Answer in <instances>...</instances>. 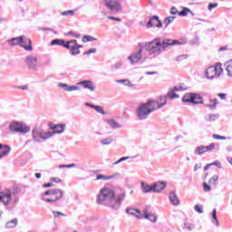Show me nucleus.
Returning a JSON list of instances; mask_svg holds the SVG:
<instances>
[{
	"label": "nucleus",
	"instance_id": "obj_58",
	"mask_svg": "<svg viewBox=\"0 0 232 232\" xmlns=\"http://www.w3.org/2000/svg\"><path fill=\"white\" fill-rule=\"evenodd\" d=\"M203 189H204V191H211V186H209L206 182H203Z\"/></svg>",
	"mask_w": 232,
	"mask_h": 232
},
{
	"label": "nucleus",
	"instance_id": "obj_62",
	"mask_svg": "<svg viewBox=\"0 0 232 232\" xmlns=\"http://www.w3.org/2000/svg\"><path fill=\"white\" fill-rule=\"evenodd\" d=\"M14 88H16V90H24V91H26V90H28V84H26V85H21V86H15Z\"/></svg>",
	"mask_w": 232,
	"mask_h": 232
},
{
	"label": "nucleus",
	"instance_id": "obj_55",
	"mask_svg": "<svg viewBox=\"0 0 232 232\" xmlns=\"http://www.w3.org/2000/svg\"><path fill=\"white\" fill-rule=\"evenodd\" d=\"M130 157H122L120 160H118L116 162H114V165L121 164V162H124V160H129Z\"/></svg>",
	"mask_w": 232,
	"mask_h": 232
},
{
	"label": "nucleus",
	"instance_id": "obj_64",
	"mask_svg": "<svg viewBox=\"0 0 232 232\" xmlns=\"http://www.w3.org/2000/svg\"><path fill=\"white\" fill-rule=\"evenodd\" d=\"M107 19H111V21H118L119 23H121V21H122V19L117 18L114 16H108Z\"/></svg>",
	"mask_w": 232,
	"mask_h": 232
},
{
	"label": "nucleus",
	"instance_id": "obj_34",
	"mask_svg": "<svg viewBox=\"0 0 232 232\" xmlns=\"http://www.w3.org/2000/svg\"><path fill=\"white\" fill-rule=\"evenodd\" d=\"M212 224H214L215 226H219V223H218V218H217V208H214L212 210Z\"/></svg>",
	"mask_w": 232,
	"mask_h": 232
},
{
	"label": "nucleus",
	"instance_id": "obj_38",
	"mask_svg": "<svg viewBox=\"0 0 232 232\" xmlns=\"http://www.w3.org/2000/svg\"><path fill=\"white\" fill-rule=\"evenodd\" d=\"M92 110H95L98 113H101L102 115H107L108 113L104 111V109L99 105L92 106Z\"/></svg>",
	"mask_w": 232,
	"mask_h": 232
},
{
	"label": "nucleus",
	"instance_id": "obj_3",
	"mask_svg": "<svg viewBox=\"0 0 232 232\" xmlns=\"http://www.w3.org/2000/svg\"><path fill=\"white\" fill-rule=\"evenodd\" d=\"M153 111H157L155 100H148L147 102L140 103L136 109L137 117L140 121H146Z\"/></svg>",
	"mask_w": 232,
	"mask_h": 232
},
{
	"label": "nucleus",
	"instance_id": "obj_35",
	"mask_svg": "<svg viewBox=\"0 0 232 232\" xmlns=\"http://www.w3.org/2000/svg\"><path fill=\"white\" fill-rule=\"evenodd\" d=\"M175 17L176 16H169L164 19L163 24H165V28H168V26H169V24L175 21Z\"/></svg>",
	"mask_w": 232,
	"mask_h": 232
},
{
	"label": "nucleus",
	"instance_id": "obj_54",
	"mask_svg": "<svg viewBox=\"0 0 232 232\" xmlns=\"http://www.w3.org/2000/svg\"><path fill=\"white\" fill-rule=\"evenodd\" d=\"M179 9H177V7H175V6H172L171 8H170V14H171V15H177V14H179Z\"/></svg>",
	"mask_w": 232,
	"mask_h": 232
},
{
	"label": "nucleus",
	"instance_id": "obj_44",
	"mask_svg": "<svg viewBox=\"0 0 232 232\" xmlns=\"http://www.w3.org/2000/svg\"><path fill=\"white\" fill-rule=\"evenodd\" d=\"M217 182H218V175H214L212 178H210L209 184L211 186H217Z\"/></svg>",
	"mask_w": 232,
	"mask_h": 232
},
{
	"label": "nucleus",
	"instance_id": "obj_49",
	"mask_svg": "<svg viewBox=\"0 0 232 232\" xmlns=\"http://www.w3.org/2000/svg\"><path fill=\"white\" fill-rule=\"evenodd\" d=\"M188 54H181V55H179L176 58V61H177V63H180L181 61H184L185 59H188Z\"/></svg>",
	"mask_w": 232,
	"mask_h": 232
},
{
	"label": "nucleus",
	"instance_id": "obj_15",
	"mask_svg": "<svg viewBox=\"0 0 232 232\" xmlns=\"http://www.w3.org/2000/svg\"><path fill=\"white\" fill-rule=\"evenodd\" d=\"M58 87L62 88V90H64V92H77L81 90V88L78 85H68V83H58Z\"/></svg>",
	"mask_w": 232,
	"mask_h": 232
},
{
	"label": "nucleus",
	"instance_id": "obj_17",
	"mask_svg": "<svg viewBox=\"0 0 232 232\" xmlns=\"http://www.w3.org/2000/svg\"><path fill=\"white\" fill-rule=\"evenodd\" d=\"M22 43H23L22 36L14 37L6 41V44H8V46H21Z\"/></svg>",
	"mask_w": 232,
	"mask_h": 232
},
{
	"label": "nucleus",
	"instance_id": "obj_8",
	"mask_svg": "<svg viewBox=\"0 0 232 232\" xmlns=\"http://www.w3.org/2000/svg\"><path fill=\"white\" fill-rule=\"evenodd\" d=\"M9 130L14 133H28L30 131V126L19 123L18 121H13L9 124Z\"/></svg>",
	"mask_w": 232,
	"mask_h": 232
},
{
	"label": "nucleus",
	"instance_id": "obj_5",
	"mask_svg": "<svg viewBox=\"0 0 232 232\" xmlns=\"http://www.w3.org/2000/svg\"><path fill=\"white\" fill-rule=\"evenodd\" d=\"M64 195V192L59 188H53L46 190L43 197H51V198H43L44 202H48L49 204H55L57 200H61L63 198V196Z\"/></svg>",
	"mask_w": 232,
	"mask_h": 232
},
{
	"label": "nucleus",
	"instance_id": "obj_26",
	"mask_svg": "<svg viewBox=\"0 0 232 232\" xmlns=\"http://www.w3.org/2000/svg\"><path fill=\"white\" fill-rule=\"evenodd\" d=\"M204 153H208V150L206 149V146L201 145L196 148L194 154L196 155H204Z\"/></svg>",
	"mask_w": 232,
	"mask_h": 232
},
{
	"label": "nucleus",
	"instance_id": "obj_25",
	"mask_svg": "<svg viewBox=\"0 0 232 232\" xmlns=\"http://www.w3.org/2000/svg\"><path fill=\"white\" fill-rule=\"evenodd\" d=\"M181 228L183 232H191L193 231V229H195V226L190 223H184L183 225H181Z\"/></svg>",
	"mask_w": 232,
	"mask_h": 232
},
{
	"label": "nucleus",
	"instance_id": "obj_21",
	"mask_svg": "<svg viewBox=\"0 0 232 232\" xmlns=\"http://www.w3.org/2000/svg\"><path fill=\"white\" fill-rule=\"evenodd\" d=\"M107 124L111 128V130H121V128H122V125L119 124V122L114 119L107 120Z\"/></svg>",
	"mask_w": 232,
	"mask_h": 232
},
{
	"label": "nucleus",
	"instance_id": "obj_52",
	"mask_svg": "<svg viewBox=\"0 0 232 232\" xmlns=\"http://www.w3.org/2000/svg\"><path fill=\"white\" fill-rule=\"evenodd\" d=\"M75 166H77V165H75V163H72V164H69V165H59V169H64V168H68V169H70V168H75Z\"/></svg>",
	"mask_w": 232,
	"mask_h": 232
},
{
	"label": "nucleus",
	"instance_id": "obj_61",
	"mask_svg": "<svg viewBox=\"0 0 232 232\" xmlns=\"http://www.w3.org/2000/svg\"><path fill=\"white\" fill-rule=\"evenodd\" d=\"M205 148L207 149V151H211L212 150H215V143H211L208 146H205Z\"/></svg>",
	"mask_w": 232,
	"mask_h": 232
},
{
	"label": "nucleus",
	"instance_id": "obj_46",
	"mask_svg": "<svg viewBox=\"0 0 232 232\" xmlns=\"http://www.w3.org/2000/svg\"><path fill=\"white\" fill-rule=\"evenodd\" d=\"M62 46L63 48H66L67 50H72V46H73V45H72V43L70 41L66 42L63 40V44H62Z\"/></svg>",
	"mask_w": 232,
	"mask_h": 232
},
{
	"label": "nucleus",
	"instance_id": "obj_10",
	"mask_svg": "<svg viewBox=\"0 0 232 232\" xmlns=\"http://www.w3.org/2000/svg\"><path fill=\"white\" fill-rule=\"evenodd\" d=\"M162 28V22L159 19V16H152L147 23V28Z\"/></svg>",
	"mask_w": 232,
	"mask_h": 232
},
{
	"label": "nucleus",
	"instance_id": "obj_31",
	"mask_svg": "<svg viewBox=\"0 0 232 232\" xmlns=\"http://www.w3.org/2000/svg\"><path fill=\"white\" fill-rule=\"evenodd\" d=\"M111 179H115V175L104 176L102 174H98L96 176V180H111Z\"/></svg>",
	"mask_w": 232,
	"mask_h": 232
},
{
	"label": "nucleus",
	"instance_id": "obj_36",
	"mask_svg": "<svg viewBox=\"0 0 232 232\" xmlns=\"http://www.w3.org/2000/svg\"><path fill=\"white\" fill-rule=\"evenodd\" d=\"M64 44V40L63 39H54L51 42V46H63Z\"/></svg>",
	"mask_w": 232,
	"mask_h": 232
},
{
	"label": "nucleus",
	"instance_id": "obj_30",
	"mask_svg": "<svg viewBox=\"0 0 232 232\" xmlns=\"http://www.w3.org/2000/svg\"><path fill=\"white\" fill-rule=\"evenodd\" d=\"M209 102L212 104H206L207 108H209L210 110H217V104H218V99H210Z\"/></svg>",
	"mask_w": 232,
	"mask_h": 232
},
{
	"label": "nucleus",
	"instance_id": "obj_63",
	"mask_svg": "<svg viewBox=\"0 0 232 232\" xmlns=\"http://www.w3.org/2000/svg\"><path fill=\"white\" fill-rule=\"evenodd\" d=\"M227 96V94H226V93H222V92L218 93V97H219V99H221V101H226Z\"/></svg>",
	"mask_w": 232,
	"mask_h": 232
},
{
	"label": "nucleus",
	"instance_id": "obj_43",
	"mask_svg": "<svg viewBox=\"0 0 232 232\" xmlns=\"http://www.w3.org/2000/svg\"><path fill=\"white\" fill-rule=\"evenodd\" d=\"M194 104H204V102L202 101V96H200V94L196 93V98L194 99Z\"/></svg>",
	"mask_w": 232,
	"mask_h": 232
},
{
	"label": "nucleus",
	"instance_id": "obj_57",
	"mask_svg": "<svg viewBox=\"0 0 232 232\" xmlns=\"http://www.w3.org/2000/svg\"><path fill=\"white\" fill-rule=\"evenodd\" d=\"M40 30H43V32H53V34H57V31L48 27H43V28H40Z\"/></svg>",
	"mask_w": 232,
	"mask_h": 232
},
{
	"label": "nucleus",
	"instance_id": "obj_41",
	"mask_svg": "<svg viewBox=\"0 0 232 232\" xmlns=\"http://www.w3.org/2000/svg\"><path fill=\"white\" fill-rule=\"evenodd\" d=\"M71 55H79V53H81V50H79L76 45H72L71 47V52H70Z\"/></svg>",
	"mask_w": 232,
	"mask_h": 232
},
{
	"label": "nucleus",
	"instance_id": "obj_11",
	"mask_svg": "<svg viewBox=\"0 0 232 232\" xmlns=\"http://www.w3.org/2000/svg\"><path fill=\"white\" fill-rule=\"evenodd\" d=\"M25 63L27 64V67L29 70H34V72H37V58L34 57L33 55H29L25 59Z\"/></svg>",
	"mask_w": 232,
	"mask_h": 232
},
{
	"label": "nucleus",
	"instance_id": "obj_12",
	"mask_svg": "<svg viewBox=\"0 0 232 232\" xmlns=\"http://www.w3.org/2000/svg\"><path fill=\"white\" fill-rule=\"evenodd\" d=\"M21 48H24V50L26 52H32V50H34V47L32 46V40L24 35H22Z\"/></svg>",
	"mask_w": 232,
	"mask_h": 232
},
{
	"label": "nucleus",
	"instance_id": "obj_13",
	"mask_svg": "<svg viewBox=\"0 0 232 232\" xmlns=\"http://www.w3.org/2000/svg\"><path fill=\"white\" fill-rule=\"evenodd\" d=\"M166 186H168L166 181H157L152 183L153 193H160V191H164Z\"/></svg>",
	"mask_w": 232,
	"mask_h": 232
},
{
	"label": "nucleus",
	"instance_id": "obj_19",
	"mask_svg": "<svg viewBox=\"0 0 232 232\" xmlns=\"http://www.w3.org/2000/svg\"><path fill=\"white\" fill-rule=\"evenodd\" d=\"M11 150L12 149L9 145H4L0 143V159H3V157H6L10 153Z\"/></svg>",
	"mask_w": 232,
	"mask_h": 232
},
{
	"label": "nucleus",
	"instance_id": "obj_45",
	"mask_svg": "<svg viewBox=\"0 0 232 232\" xmlns=\"http://www.w3.org/2000/svg\"><path fill=\"white\" fill-rule=\"evenodd\" d=\"M166 95L169 99H179V94L173 92L172 91L169 92Z\"/></svg>",
	"mask_w": 232,
	"mask_h": 232
},
{
	"label": "nucleus",
	"instance_id": "obj_14",
	"mask_svg": "<svg viewBox=\"0 0 232 232\" xmlns=\"http://www.w3.org/2000/svg\"><path fill=\"white\" fill-rule=\"evenodd\" d=\"M155 102V108L156 110H160V108H164L168 102V96H160L159 100L154 101Z\"/></svg>",
	"mask_w": 232,
	"mask_h": 232
},
{
	"label": "nucleus",
	"instance_id": "obj_16",
	"mask_svg": "<svg viewBox=\"0 0 232 232\" xmlns=\"http://www.w3.org/2000/svg\"><path fill=\"white\" fill-rule=\"evenodd\" d=\"M82 85L85 90H90V92H94L95 91V86H93V82L90 80H84L81 81L80 82L77 83V86Z\"/></svg>",
	"mask_w": 232,
	"mask_h": 232
},
{
	"label": "nucleus",
	"instance_id": "obj_2",
	"mask_svg": "<svg viewBox=\"0 0 232 232\" xmlns=\"http://www.w3.org/2000/svg\"><path fill=\"white\" fill-rule=\"evenodd\" d=\"M175 44H182V43L177 40L158 37L147 43L144 46V50L148 52L150 55H160L162 52L169 50L170 46H175Z\"/></svg>",
	"mask_w": 232,
	"mask_h": 232
},
{
	"label": "nucleus",
	"instance_id": "obj_47",
	"mask_svg": "<svg viewBox=\"0 0 232 232\" xmlns=\"http://www.w3.org/2000/svg\"><path fill=\"white\" fill-rule=\"evenodd\" d=\"M194 209L197 213H199V214L204 213V208L200 205H195Z\"/></svg>",
	"mask_w": 232,
	"mask_h": 232
},
{
	"label": "nucleus",
	"instance_id": "obj_37",
	"mask_svg": "<svg viewBox=\"0 0 232 232\" xmlns=\"http://www.w3.org/2000/svg\"><path fill=\"white\" fill-rule=\"evenodd\" d=\"M189 12H191V9L188 7H182V10L179 12V15L181 17H186Z\"/></svg>",
	"mask_w": 232,
	"mask_h": 232
},
{
	"label": "nucleus",
	"instance_id": "obj_28",
	"mask_svg": "<svg viewBox=\"0 0 232 232\" xmlns=\"http://www.w3.org/2000/svg\"><path fill=\"white\" fill-rule=\"evenodd\" d=\"M49 127L51 130H57V128H61V130H63V133H64V128H66V124H54L53 122H49Z\"/></svg>",
	"mask_w": 232,
	"mask_h": 232
},
{
	"label": "nucleus",
	"instance_id": "obj_56",
	"mask_svg": "<svg viewBox=\"0 0 232 232\" xmlns=\"http://www.w3.org/2000/svg\"><path fill=\"white\" fill-rule=\"evenodd\" d=\"M210 164H211V166H217L219 169H222V163H220V161H218V160H216Z\"/></svg>",
	"mask_w": 232,
	"mask_h": 232
},
{
	"label": "nucleus",
	"instance_id": "obj_20",
	"mask_svg": "<svg viewBox=\"0 0 232 232\" xmlns=\"http://www.w3.org/2000/svg\"><path fill=\"white\" fill-rule=\"evenodd\" d=\"M196 97H197V93H193V92L187 93L183 96L182 102H191L192 104H194Z\"/></svg>",
	"mask_w": 232,
	"mask_h": 232
},
{
	"label": "nucleus",
	"instance_id": "obj_7",
	"mask_svg": "<svg viewBox=\"0 0 232 232\" xmlns=\"http://www.w3.org/2000/svg\"><path fill=\"white\" fill-rule=\"evenodd\" d=\"M103 5L113 14L122 12V0H103Z\"/></svg>",
	"mask_w": 232,
	"mask_h": 232
},
{
	"label": "nucleus",
	"instance_id": "obj_39",
	"mask_svg": "<svg viewBox=\"0 0 232 232\" xmlns=\"http://www.w3.org/2000/svg\"><path fill=\"white\" fill-rule=\"evenodd\" d=\"M17 218H14L13 220H10L6 223V227L8 228H12V227H15V226H17Z\"/></svg>",
	"mask_w": 232,
	"mask_h": 232
},
{
	"label": "nucleus",
	"instance_id": "obj_59",
	"mask_svg": "<svg viewBox=\"0 0 232 232\" xmlns=\"http://www.w3.org/2000/svg\"><path fill=\"white\" fill-rule=\"evenodd\" d=\"M217 6H218V4H217V3H210V4H208V10H209V12H211V10H213V8H217Z\"/></svg>",
	"mask_w": 232,
	"mask_h": 232
},
{
	"label": "nucleus",
	"instance_id": "obj_51",
	"mask_svg": "<svg viewBox=\"0 0 232 232\" xmlns=\"http://www.w3.org/2000/svg\"><path fill=\"white\" fill-rule=\"evenodd\" d=\"M212 137L214 139H216L217 140H226V139H227V137L225 136H220L218 134H213Z\"/></svg>",
	"mask_w": 232,
	"mask_h": 232
},
{
	"label": "nucleus",
	"instance_id": "obj_50",
	"mask_svg": "<svg viewBox=\"0 0 232 232\" xmlns=\"http://www.w3.org/2000/svg\"><path fill=\"white\" fill-rule=\"evenodd\" d=\"M123 84L124 86H128V88H135V86H137V84L131 83V82L128 79L125 80V82Z\"/></svg>",
	"mask_w": 232,
	"mask_h": 232
},
{
	"label": "nucleus",
	"instance_id": "obj_4",
	"mask_svg": "<svg viewBox=\"0 0 232 232\" xmlns=\"http://www.w3.org/2000/svg\"><path fill=\"white\" fill-rule=\"evenodd\" d=\"M0 202H2L7 209V211H13L15 208V204L19 202V197H14L12 200V192L7 190L6 192H0Z\"/></svg>",
	"mask_w": 232,
	"mask_h": 232
},
{
	"label": "nucleus",
	"instance_id": "obj_27",
	"mask_svg": "<svg viewBox=\"0 0 232 232\" xmlns=\"http://www.w3.org/2000/svg\"><path fill=\"white\" fill-rule=\"evenodd\" d=\"M40 135H43V133L39 132L37 129H34L32 130V137L34 142H41V140H39Z\"/></svg>",
	"mask_w": 232,
	"mask_h": 232
},
{
	"label": "nucleus",
	"instance_id": "obj_22",
	"mask_svg": "<svg viewBox=\"0 0 232 232\" xmlns=\"http://www.w3.org/2000/svg\"><path fill=\"white\" fill-rule=\"evenodd\" d=\"M169 200L170 203L173 204V206H179V204H180V200L179 199V197L177 196V193L175 191H171L169 193Z\"/></svg>",
	"mask_w": 232,
	"mask_h": 232
},
{
	"label": "nucleus",
	"instance_id": "obj_24",
	"mask_svg": "<svg viewBox=\"0 0 232 232\" xmlns=\"http://www.w3.org/2000/svg\"><path fill=\"white\" fill-rule=\"evenodd\" d=\"M144 213V218H146L147 220H150V222H157V216L153 215V214H148V210L145 209L143 211Z\"/></svg>",
	"mask_w": 232,
	"mask_h": 232
},
{
	"label": "nucleus",
	"instance_id": "obj_33",
	"mask_svg": "<svg viewBox=\"0 0 232 232\" xmlns=\"http://www.w3.org/2000/svg\"><path fill=\"white\" fill-rule=\"evenodd\" d=\"M126 213L128 215H132V216H135L136 213H138V215H140V211L138 209V208H126Z\"/></svg>",
	"mask_w": 232,
	"mask_h": 232
},
{
	"label": "nucleus",
	"instance_id": "obj_60",
	"mask_svg": "<svg viewBox=\"0 0 232 232\" xmlns=\"http://www.w3.org/2000/svg\"><path fill=\"white\" fill-rule=\"evenodd\" d=\"M180 90H186L181 85L179 86H174L173 89L170 90V92H180Z\"/></svg>",
	"mask_w": 232,
	"mask_h": 232
},
{
	"label": "nucleus",
	"instance_id": "obj_1",
	"mask_svg": "<svg viewBox=\"0 0 232 232\" xmlns=\"http://www.w3.org/2000/svg\"><path fill=\"white\" fill-rule=\"evenodd\" d=\"M126 198V192L122 190L120 194H115L113 189L103 188L97 195L96 202L102 206H107L114 211H119Z\"/></svg>",
	"mask_w": 232,
	"mask_h": 232
},
{
	"label": "nucleus",
	"instance_id": "obj_40",
	"mask_svg": "<svg viewBox=\"0 0 232 232\" xmlns=\"http://www.w3.org/2000/svg\"><path fill=\"white\" fill-rule=\"evenodd\" d=\"M75 12H77V9L74 10H67L61 13V15H71L73 17L75 15Z\"/></svg>",
	"mask_w": 232,
	"mask_h": 232
},
{
	"label": "nucleus",
	"instance_id": "obj_42",
	"mask_svg": "<svg viewBox=\"0 0 232 232\" xmlns=\"http://www.w3.org/2000/svg\"><path fill=\"white\" fill-rule=\"evenodd\" d=\"M92 41H97V38L90 35H84L82 38V43H91Z\"/></svg>",
	"mask_w": 232,
	"mask_h": 232
},
{
	"label": "nucleus",
	"instance_id": "obj_32",
	"mask_svg": "<svg viewBox=\"0 0 232 232\" xmlns=\"http://www.w3.org/2000/svg\"><path fill=\"white\" fill-rule=\"evenodd\" d=\"M111 142H113V139L111 137L105 138L100 140V143L102 144V146H110Z\"/></svg>",
	"mask_w": 232,
	"mask_h": 232
},
{
	"label": "nucleus",
	"instance_id": "obj_18",
	"mask_svg": "<svg viewBox=\"0 0 232 232\" xmlns=\"http://www.w3.org/2000/svg\"><path fill=\"white\" fill-rule=\"evenodd\" d=\"M59 134L61 135V133H63V130H53V131H47V132H44V135L43 134H40L39 135V138L40 139H43L44 140H46V139H50L51 137H53V135L55 134Z\"/></svg>",
	"mask_w": 232,
	"mask_h": 232
},
{
	"label": "nucleus",
	"instance_id": "obj_53",
	"mask_svg": "<svg viewBox=\"0 0 232 232\" xmlns=\"http://www.w3.org/2000/svg\"><path fill=\"white\" fill-rule=\"evenodd\" d=\"M97 53V49L92 48V49H89L87 52H84L83 55H90L91 53Z\"/></svg>",
	"mask_w": 232,
	"mask_h": 232
},
{
	"label": "nucleus",
	"instance_id": "obj_9",
	"mask_svg": "<svg viewBox=\"0 0 232 232\" xmlns=\"http://www.w3.org/2000/svg\"><path fill=\"white\" fill-rule=\"evenodd\" d=\"M222 72L223 70L220 67L218 69L217 66H210L205 71V75L207 79L213 80L215 77H219Z\"/></svg>",
	"mask_w": 232,
	"mask_h": 232
},
{
	"label": "nucleus",
	"instance_id": "obj_29",
	"mask_svg": "<svg viewBox=\"0 0 232 232\" xmlns=\"http://www.w3.org/2000/svg\"><path fill=\"white\" fill-rule=\"evenodd\" d=\"M218 117H219L218 114H207L205 116V121H207V122H213L217 121Z\"/></svg>",
	"mask_w": 232,
	"mask_h": 232
},
{
	"label": "nucleus",
	"instance_id": "obj_6",
	"mask_svg": "<svg viewBox=\"0 0 232 232\" xmlns=\"http://www.w3.org/2000/svg\"><path fill=\"white\" fill-rule=\"evenodd\" d=\"M144 47L139 45V49L137 52L131 53V54L128 57V60L130 62V64H137V63L140 61H146L148 56L144 53Z\"/></svg>",
	"mask_w": 232,
	"mask_h": 232
},
{
	"label": "nucleus",
	"instance_id": "obj_23",
	"mask_svg": "<svg viewBox=\"0 0 232 232\" xmlns=\"http://www.w3.org/2000/svg\"><path fill=\"white\" fill-rule=\"evenodd\" d=\"M141 188L143 189V193H151L153 192V183L151 185L148 184L147 182H141Z\"/></svg>",
	"mask_w": 232,
	"mask_h": 232
},
{
	"label": "nucleus",
	"instance_id": "obj_48",
	"mask_svg": "<svg viewBox=\"0 0 232 232\" xmlns=\"http://www.w3.org/2000/svg\"><path fill=\"white\" fill-rule=\"evenodd\" d=\"M52 213L55 218H57L58 217H66V215L63 212L53 210Z\"/></svg>",
	"mask_w": 232,
	"mask_h": 232
}]
</instances>
